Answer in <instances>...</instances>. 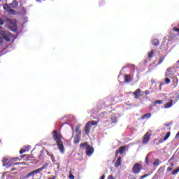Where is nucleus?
Here are the masks:
<instances>
[{
    "mask_svg": "<svg viewBox=\"0 0 179 179\" xmlns=\"http://www.w3.org/2000/svg\"><path fill=\"white\" fill-rule=\"evenodd\" d=\"M149 176H150V174H145L143 176H141L139 179L146 178V177H149Z\"/></svg>",
    "mask_w": 179,
    "mask_h": 179,
    "instance_id": "nucleus-32",
    "label": "nucleus"
},
{
    "mask_svg": "<svg viewBox=\"0 0 179 179\" xmlns=\"http://www.w3.org/2000/svg\"><path fill=\"white\" fill-rule=\"evenodd\" d=\"M98 104L99 106L103 104L104 107H110L113 104V98L111 96H107L103 101H99Z\"/></svg>",
    "mask_w": 179,
    "mask_h": 179,
    "instance_id": "nucleus-4",
    "label": "nucleus"
},
{
    "mask_svg": "<svg viewBox=\"0 0 179 179\" xmlns=\"http://www.w3.org/2000/svg\"><path fill=\"white\" fill-rule=\"evenodd\" d=\"M15 170H16L15 168H12V169H11V171H15Z\"/></svg>",
    "mask_w": 179,
    "mask_h": 179,
    "instance_id": "nucleus-48",
    "label": "nucleus"
},
{
    "mask_svg": "<svg viewBox=\"0 0 179 179\" xmlns=\"http://www.w3.org/2000/svg\"><path fill=\"white\" fill-rule=\"evenodd\" d=\"M153 54H155V50H152L151 52H148V58H152L153 57Z\"/></svg>",
    "mask_w": 179,
    "mask_h": 179,
    "instance_id": "nucleus-27",
    "label": "nucleus"
},
{
    "mask_svg": "<svg viewBox=\"0 0 179 179\" xmlns=\"http://www.w3.org/2000/svg\"><path fill=\"white\" fill-rule=\"evenodd\" d=\"M12 160H13V162H17L18 160H20V159H19V157H14L12 159Z\"/></svg>",
    "mask_w": 179,
    "mask_h": 179,
    "instance_id": "nucleus-38",
    "label": "nucleus"
},
{
    "mask_svg": "<svg viewBox=\"0 0 179 179\" xmlns=\"http://www.w3.org/2000/svg\"><path fill=\"white\" fill-rule=\"evenodd\" d=\"M173 106V99H171L169 102L164 105L165 108H170Z\"/></svg>",
    "mask_w": 179,
    "mask_h": 179,
    "instance_id": "nucleus-20",
    "label": "nucleus"
},
{
    "mask_svg": "<svg viewBox=\"0 0 179 179\" xmlns=\"http://www.w3.org/2000/svg\"><path fill=\"white\" fill-rule=\"evenodd\" d=\"M52 138L54 141H55L57 148L61 153H65V147H64V142H62V140L64 139V137H62V135L59 132H58V130H54L52 133Z\"/></svg>",
    "mask_w": 179,
    "mask_h": 179,
    "instance_id": "nucleus-1",
    "label": "nucleus"
},
{
    "mask_svg": "<svg viewBox=\"0 0 179 179\" xmlns=\"http://www.w3.org/2000/svg\"><path fill=\"white\" fill-rule=\"evenodd\" d=\"M141 89H137L134 92H133L135 99H139L141 97Z\"/></svg>",
    "mask_w": 179,
    "mask_h": 179,
    "instance_id": "nucleus-14",
    "label": "nucleus"
},
{
    "mask_svg": "<svg viewBox=\"0 0 179 179\" xmlns=\"http://www.w3.org/2000/svg\"><path fill=\"white\" fill-rule=\"evenodd\" d=\"M145 93L148 96V94H150V91L147 90L145 91Z\"/></svg>",
    "mask_w": 179,
    "mask_h": 179,
    "instance_id": "nucleus-39",
    "label": "nucleus"
},
{
    "mask_svg": "<svg viewBox=\"0 0 179 179\" xmlns=\"http://www.w3.org/2000/svg\"><path fill=\"white\" fill-rule=\"evenodd\" d=\"M152 117V113H148L144 114L143 116H141V120H149Z\"/></svg>",
    "mask_w": 179,
    "mask_h": 179,
    "instance_id": "nucleus-15",
    "label": "nucleus"
},
{
    "mask_svg": "<svg viewBox=\"0 0 179 179\" xmlns=\"http://www.w3.org/2000/svg\"><path fill=\"white\" fill-rule=\"evenodd\" d=\"M80 127H81L80 124L77 125L76 127V130H75L76 136L73 139V143L78 144L80 142V138L82 136V131H80Z\"/></svg>",
    "mask_w": 179,
    "mask_h": 179,
    "instance_id": "nucleus-3",
    "label": "nucleus"
},
{
    "mask_svg": "<svg viewBox=\"0 0 179 179\" xmlns=\"http://www.w3.org/2000/svg\"><path fill=\"white\" fill-rule=\"evenodd\" d=\"M38 2H40V0H36Z\"/></svg>",
    "mask_w": 179,
    "mask_h": 179,
    "instance_id": "nucleus-52",
    "label": "nucleus"
},
{
    "mask_svg": "<svg viewBox=\"0 0 179 179\" xmlns=\"http://www.w3.org/2000/svg\"><path fill=\"white\" fill-rule=\"evenodd\" d=\"M89 124V125H90L91 127L92 126H94V125H97V124H99V121H94V120H92V121H89L88 122H87Z\"/></svg>",
    "mask_w": 179,
    "mask_h": 179,
    "instance_id": "nucleus-22",
    "label": "nucleus"
},
{
    "mask_svg": "<svg viewBox=\"0 0 179 179\" xmlns=\"http://www.w3.org/2000/svg\"><path fill=\"white\" fill-rule=\"evenodd\" d=\"M174 75V72L173 71V69L169 68L167 71L166 72L165 76L170 78V76Z\"/></svg>",
    "mask_w": 179,
    "mask_h": 179,
    "instance_id": "nucleus-13",
    "label": "nucleus"
},
{
    "mask_svg": "<svg viewBox=\"0 0 179 179\" xmlns=\"http://www.w3.org/2000/svg\"><path fill=\"white\" fill-rule=\"evenodd\" d=\"M99 6H101L102 5H104V3H106V1L104 0H100L99 1Z\"/></svg>",
    "mask_w": 179,
    "mask_h": 179,
    "instance_id": "nucleus-31",
    "label": "nucleus"
},
{
    "mask_svg": "<svg viewBox=\"0 0 179 179\" xmlns=\"http://www.w3.org/2000/svg\"><path fill=\"white\" fill-rule=\"evenodd\" d=\"M121 157H119L115 163V167H120L121 166Z\"/></svg>",
    "mask_w": 179,
    "mask_h": 179,
    "instance_id": "nucleus-17",
    "label": "nucleus"
},
{
    "mask_svg": "<svg viewBox=\"0 0 179 179\" xmlns=\"http://www.w3.org/2000/svg\"><path fill=\"white\" fill-rule=\"evenodd\" d=\"M21 157H24V155H22Z\"/></svg>",
    "mask_w": 179,
    "mask_h": 179,
    "instance_id": "nucleus-51",
    "label": "nucleus"
},
{
    "mask_svg": "<svg viewBox=\"0 0 179 179\" xmlns=\"http://www.w3.org/2000/svg\"><path fill=\"white\" fill-rule=\"evenodd\" d=\"M152 45H155V47H158L159 42V39L155 38L152 41Z\"/></svg>",
    "mask_w": 179,
    "mask_h": 179,
    "instance_id": "nucleus-19",
    "label": "nucleus"
},
{
    "mask_svg": "<svg viewBox=\"0 0 179 179\" xmlns=\"http://www.w3.org/2000/svg\"><path fill=\"white\" fill-rule=\"evenodd\" d=\"M143 166L139 163H136L132 168V171L134 174H139L142 171Z\"/></svg>",
    "mask_w": 179,
    "mask_h": 179,
    "instance_id": "nucleus-5",
    "label": "nucleus"
},
{
    "mask_svg": "<svg viewBox=\"0 0 179 179\" xmlns=\"http://www.w3.org/2000/svg\"><path fill=\"white\" fill-rule=\"evenodd\" d=\"M173 86V87H177V85H178V78H174L172 80Z\"/></svg>",
    "mask_w": 179,
    "mask_h": 179,
    "instance_id": "nucleus-16",
    "label": "nucleus"
},
{
    "mask_svg": "<svg viewBox=\"0 0 179 179\" xmlns=\"http://www.w3.org/2000/svg\"><path fill=\"white\" fill-rule=\"evenodd\" d=\"M108 179H114V176L113 175H109Z\"/></svg>",
    "mask_w": 179,
    "mask_h": 179,
    "instance_id": "nucleus-40",
    "label": "nucleus"
},
{
    "mask_svg": "<svg viewBox=\"0 0 179 179\" xmlns=\"http://www.w3.org/2000/svg\"><path fill=\"white\" fill-rule=\"evenodd\" d=\"M94 152V148H93V147L90 145H87V147H86L85 153L87 156H92Z\"/></svg>",
    "mask_w": 179,
    "mask_h": 179,
    "instance_id": "nucleus-8",
    "label": "nucleus"
},
{
    "mask_svg": "<svg viewBox=\"0 0 179 179\" xmlns=\"http://www.w3.org/2000/svg\"><path fill=\"white\" fill-rule=\"evenodd\" d=\"M152 164L153 166H159L160 164V159H156Z\"/></svg>",
    "mask_w": 179,
    "mask_h": 179,
    "instance_id": "nucleus-23",
    "label": "nucleus"
},
{
    "mask_svg": "<svg viewBox=\"0 0 179 179\" xmlns=\"http://www.w3.org/2000/svg\"><path fill=\"white\" fill-rule=\"evenodd\" d=\"M100 179H106V175H103L101 178H100Z\"/></svg>",
    "mask_w": 179,
    "mask_h": 179,
    "instance_id": "nucleus-43",
    "label": "nucleus"
},
{
    "mask_svg": "<svg viewBox=\"0 0 179 179\" xmlns=\"http://www.w3.org/2000/svg\"><path fill=\"white\" fill-rule=\"evenodd\" d=\"M69 179H75V176L72 173H70V174L69 176Z\"/></svg>",
    "mask_w": 179,
    "mask_h": 179,
    "instance_id": "nucleus-35",
    "label": "nucleus"
},
{
    "mask_svg": "<svg viewBox=\"0 0 179 179\" xmlns=\"http://www.w3.org/2000/svg\"><path fill=\"white\" fill-rule=\"evenodd\" d=\"M169 138H170V131H169L166 136H164L163 140H161V141H159V143H162V142H164L166 141H167V139H169Z\"/></svg>",
    "mask_w": 179,
    "mask_h": 179,
    "instance_id": "nucleus-18",
    "label": "nucleus"
},
{
    "mask_svg": "<svg viewBox=\"0 0 179 179\" xmlns=\"http://www.w3.org/2000/svg\"><path fill=\"white\" fill-rule=\"evenodd\" d=\"M164 58L165 57H161L158 61V65H160V64H162L163 62V61H164Z\"/></svg>",
    "mask_w": 179,
    "mask_h": 179,
    "instance_id": "nucleus-28",
    "label": "nucleus"
},
{
    "mask_svg": "<svg viewBox=\"0 0 179 179\" xmlns=\"http://www.w3.org/2000/svg\"><path fill=\"white\" fill-rule=\"evenodd\" d=\"M145 164H147V166H149V155H147L145 157Z\"/></svg>",
    "mask_w": 179,
    "mask_h": 179,
    "instance_id": "nucleus-29",
    "label": "nucleus"
},
{
    "mask_svg": "<svg viewBox=\"0 0 179 179\" xmlns=\"http://www.w3.org/2000/svg\"><path fill=\"white\" fill-rule=\"evenodd\" d=\"M178 172H179V166L178 167L177 169H174L173 171H172L171 174L173 176H176V174H178Z\"/></svg>",
    "mask_w": 179,
    "mask_h": 179,
    "instance_id": "nucleus-25",
    "label": "nucleus"
},
{
    "mask_svg": "<svg viewBox=\"0 0 179 179\" xmlns=\"http://www.w3.org/2000/svg\"><path fill=\"white\" fill-rule=\"evenodd\" d=\"M18 164H20V162L14 163V164H11L10 166H17Z\"/></svg>",
    "mask_w": 179,
    "mask_h": 179,
    "instance_id": "nucleus-41",
    "label": "nucleus"
},
{
    "mask_svg": "<svg viewBox=\"0 0 179 179\" xmlns=\"http://www.w3.org/2000/svg\"><path fill=\"white\" fill-rule=\"evenodd\" d=\"M12 37V33L10 32H6L5 34H3V38L6 41H10V38Z\"/></svg>",
    "mask_w": 179,
    "mask_h": 179,
    "instance_id": "nucleus-10",
    "label": "nucleus"
},
{
    "mask_svg": "<svg viewBox=\"0 0 179 179\" xmlns=\"http://www.w3.org/2000/svg\"><path fill=\"white\" fill-rule=\"evenodd\" d=\"M156 104H163V100H156L154 102V106H156Z\"/></svg>",
    "mask_w": 179,
    "mask_h": 179,
    "instance_id": "nucleus-26",
    "label": "nucleus"
},
{
    "mask_svg": "<svg viewBox=\"0 0 179 179\" xmlns=\"http://www.w3.org/2000/svg\"><path fill=\"white\" fill-rule=\"evenodd\" d=\"M163 85H164V84L161 83V84L159 85V90H162V86H163Z\"/></svg>",
    "mask_w": 179,
    "mask_h": 179,
    "instance_id": "nucleus-45",
    "label": "nucleus"
},
{
    "mask_svg": "<svg viewBox=\"0 0 179 179\" xmlns=\"http://www.w3.org/2000/svg\"><path fill=\"white\" fill-rule=\"evenodd\" d=\"M91 129H92V126L90 125L88 122H87L84 127V131L85 132V135L89 136L90 134Z\"/></svg>",
    "mask_w": 179,
    "mask_h": 179,
    "instance_id": "nucleus-9",
    "label": "nucleus"
},
{
    "mask_svg": "<svg viewBox=\"0 0 179 179\" xmlns=\"http://www.w3.org/2000/svg\"><path fill=\"white\" fill-rule=\"evenodd\" d=\"M173 170L172 167H168L167 168V171H171Z\"/></svg>",
    "mask_w": 179,
    "mask_h": 179,
    "instance_id": "nucleus-42",
    "label": "nucleus"
},
{
    "mask_svg": "<svg viewBox=\"0 0 179 179\" xmlns=\"http://www.w3.org/2000/svg\"><path fill=\"white\" fill-rule=\"evenodd\" d=\"M10 6L12 9H16V8L19 6V3L17 1L14 0L11 3H10Z\"/></svg>",
    "mask_w": 179,
    "mask_h": 179,
    "instance_id": "nucleus-12",
    "label": "nucleus"
},
{
    "mask_svg": "<svg viewBox=\"0 0 179 179\" xmlns=\"http://www.w3.org/2000/svg\"><path fill=\"white\" fill-rule=\"evenodd\" d=\"M49 164L48 163H45L44 164L41 168L34 170L32 171H31L30 173H27L25 176H24V179H27L29 178V177H34L35 174H40V173L43 171V170H45L47 169V168L48 167Z\"/></svg>",
    "mask_w": 179,
    "mask_h": 179,
    "instance_id": "nucleus-2",
    "label": "nucleus"
},
{
    "mask_svg": "<svg viewBox=\"0 0 179 179\" xmlns=\"http://www.w3.org/2000/svg\"><path fill=\"white\" fill-rule=\"evenodd\" d=\"M151 83H152V85H153V83H156V81L152 80V81H151Z\"/></svg>",
    "mask_w": 179,
    "mask_h": 179,
    "instance_id": "nucleus-47",
    "label": "nucleus"
},
{
    "mask_svg": "<svg viewBox=\"0 0 179 179\" xmlns=\"http://www.w3.org/2000/svg\"><path fill=\"white\" fill-rule=\"evenodd\" d=\"M5 24V21L2 20V18H0V26H3V24Z\"/></svg>",
    "mask_w": 179,
    "mask_h": 179,
    "instance_id": "nucleus-36",
    "label": "nucleus"
},
{
    "mask_svg": "<svg viewBox=\"0 0 179 179\" xmlns=\"http://www.w3.org/2000/svg\"><path fill=\"white\" fill-rule=\"evenodd\" d=\"M23 153H26V149L20 150V155H23Z\"/></svg>",
    "mask_w": 179,
    "mask_h": 179,
    "instance_id": "nucleus-37",
    "label": "nucleus"
},
{
    "mask_svg": "<svg viewBox=\"0 0 179 179\" xmlns=\"http://www.w3.org/2000/svg\"><path fill=\"white\" fill-rule=\"evenodd\" d=\"M3 8L5 10H6L7 12H10V13H13V15L16 13V10L11 9L10 4L4 3L3 5Z\"/></svg>",
    "mask_w": 179,
    "mask_h": 179,
    "instance_id": "nucleus-7",
    "label": "nucleus"
},
{
    "mask_svg": "<svg viewBox=\"0 0 179 179\" xmlns=\"http://www.w3.org/2000/svg\"><path fill=\"white\" fill-rule=\"evenodd\" d=\"M1 1H2V0H0V2H1Z\"/></svg>",
    "mask_w": 179,
    "mask_h": 179,
    "instance_id": "nucleus-53",
    "label": "nucleus"
},
{
    "mask_svg": "<svg viewBox=\"0 0 179 179\" xmlns=\"http://www.w3.org/2000/svg\"><path fill=\"white\" fill-rule=\"evenodd\" d=\"M48 174H51V172H48Z\"/></svg>",
    "mask_w": 179,
    "mask_h": 179,
    "instance_id": "nucleus-50",
    "label": "nucleus"
},
{
    "mask_svg": "<svg viewBox=\"0 0 179 179\" xmlns=\"http://www.w3.org/2000/svg\"><path fill=\"white\" fill-rule=\"evenodd\" d=\"M164 57H166V55H165V56H164Z\"/></svg>",
    "mask_w": 179,
    "mask_h": 179,
    "instance_id": "nucleus-54",
    "label": "nucleus"
},
{
    "mask_svg": "<svg viewBox=\"0 0 179 179\" xmlns=\"http://www.w3.org/2000/svg\"><path fill=\"white\" fill-rule=\"evenodd\" d=\"M86 146H89V145H87V142L83 143L80 145V147L82 148V149H85Z\"/></svg>",
    "mask_w": 179,
    "mask_h": 179,
    "instance_id": "nucleus-24",
    "label": "nucleus"
},
{
    "mask_svg": "<svg viewBox=\"0 0 179 179\" xmlns=\"http://www.w3.org/2000/svg\"><path fill=\"white\" fill-rule=\"evenodd\" d=\"M166 127H170V123L166 124Z\"/></svg>",
    "mask_w": 179,
    "mask_h": 179,
    "instance_id": "nucleus-49",
    "label": "nucleus"
},
{
    "mask_svg": "<svg viewBox=\"0 0 179 179\" xmlns=\"http://www.w3.org/2000/svg\"><path fill=\"white\" fill-rule=\"evenodd\" d=\"M126 148H127V147L125 145L120 147L119 148V150H117L116 152H115L116 156H118V155H120V154L122 155Z\"/></svg>",
    "mask_w": 179,
    "mask_h": 179,
    "instance_id": "nucleus-11",
    "label": "nucleus"
},
{
    "mask_svg": "<svg viewBox=\"0 0 179 179\" xmlns=\"http://www.w3.org/2000/svg\"><path fill=\"white\" fill-rule=\"evenodd\" d=\"M170 37H171L172 38H174L177 37V35L175 34L174 32H170Z\"/></svg>",
    "mask_w": 179,
    "mask_h": 179,
    "instance_id": "nucleus-30",
    "label": "nucleus"
},
{
    "mask_svg": "<svg viewBox=\"0 0 179 179\" xmlns=\"http://www.w3.org/2000/svg\"><path fill=\"white\" fill-rule=\"evenodd\" d=\"M173 99H176V101H178L179 96L178 94H176L173 96Z\"/></svg>",
    "mask_w": 179,
    "mask_h": 179,
    "instance_id": "nucleus-33",
    "label": "nucleus"
},
{
    "mask_svg": "<svg viewBox=\"0 0 179 179\" xmlns=\"http://www.w3.org/2000/svg\"><path fill=\"white\" fill-rule=\"evenodd\" d=\"M3 163V167H6L7 164H9V159L4 158L2 161Z\"/></svg>",
    "mask_w": 179,
    "mask_h": 179,
    "instance_id": "nucleus-21",
    "label": "nucleus"
},
{
    "mask_svg": "<svg viewBox=\"0 0 179 179\" xmlns=\"http://www.w3.org/2000/svg\"><path fill=\"white\" fill-rule=\"evenodd\" d=\"M170 82H171L170 78H165V83H166V85H169V83H170Z\"/></svg>",
    "mask_w": 179,
    "mask_h": 179,
    "instance_id": "nucleus-34",
    "label": "nucleus"
},
{
    "mask_svg": "<svg viewBox=\"0 0 179 179\" xmlns=\"http://www.w3.org/2000/svg\"><path fill=\"white\" fill-rule=\"evenodd\" d=\"M152 136V133L150 131H148L145 134L142 139L143 145H148L149 143V141H150V136Z\"/></svg>",
    "mask_w": 179,
    "mask_h": 179,
    "instance_id": "nucleus-6",
    "label": "nucleus"
},
{
    "mask_svg": "<svg viewBox=\"0 0 179 179\" xmlns=\"http://www.w3.org/2000/svg\"><path fill=\"white\" fill-rule=\"evenodd\" d=\"M125 82H129V80H128V78H127V76H126V78H125Z\"/></svg>",
    "mask_w": 179,
    "mask_h": 179,
    "instance_id": "nucleus-46",
    "label": "nucleus"
},
{
    "mask_svg": "<svg viewBox=\"0 0 179 179\" xmlns=\"http://www.w3.org/2000/svg\"><path fill=\"white\" fill-rule=\"evenodd\" d=\"M55 178H57V177L53 176L52 177L48 178V179H55Z\"/></svg>",
    "mask_w": 179,
    "mask_h": 179,
    "instance_id": "nucleus-44",
    "label": "nucleus"
}]
</instances>
